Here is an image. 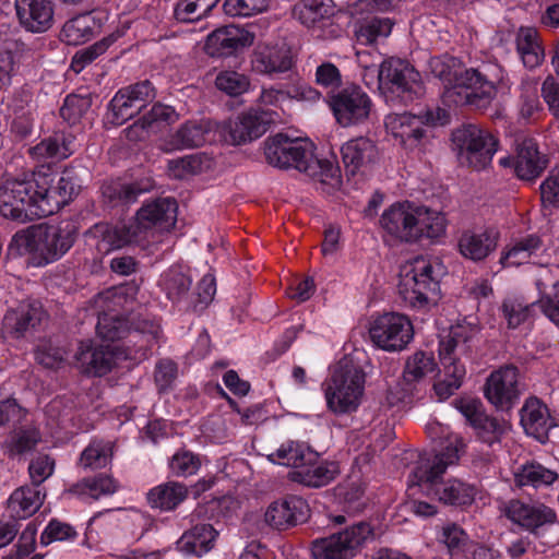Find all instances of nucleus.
Wrapping results in <instances>:
<instances>
[{
	"label": "nucleus",
	"mask_w": 559,
	"mask_h": 559,
	"mask_svg": "<svg viewBox=\"0 0 559 559\" xmlns=\"http://www.w3.org/2000/svg\"><path fill=\"white\" fill-rule=\"evenodd\" d=\"M429 69L444 84L447 104L473 110H486L498 92L508 87L506 71L497 63L465 69L461 59L444 53L430 58Z\"/></svg>",
	"instance_id": "f257e3e1"
},
{
	"label": "nucleus",
	"mask_w": 559,
	"mask_h": 559,
	"mask_svg": "<svg viewBox=\"0 0 559 559\" xmlns=\"http://www.w3.org/2000/svg\"><path fill=\"white\" fill-rule=\"evenodd\" d=\"M465 443L455 439L432 459H421L412 472V483L421 493L444 506L466 508L473 504L477 488L459 478L444 480L442 475L447 468L454 465L464 452Z\"/></svg>",
	"instance_id": "f03ea898"
},
{
	"label": "nucleus",
	"mask_w": 559,
	"mask_h": 559,
	"mask_svg": "<svg viewBox=\"0 0 559 559\" xmlns=\"http://www.w3.org/2000/svg\"><path fill=\"white\" fill-rule=\"evenodd\" d=\"M266 162L277 168H295L323 186L335 188L341 183V169L329 159L314 156L313 144L304 139H290L277 133L264 141Z\"/></svg>",
	"instance_id": "7ed1b4c3"
},
{
	"label": "nucleus",
	"mask_w": 559,
	"mask_h": 559,
	"mask_svg": "<svg viewBox=\"0 0 559 559\" xmlns=\"http://www.w3.org/2000/svg\"><path fill=\"white\" fill-rule=\"evenodd\" d=\"M478 333L477 325L463 322L452 325L448 335L440 340L438 352L443 378L433 385L440 400H447L461 388L466 374L463 359L472 357Z\"/></svg>",
	"instance_id": "20e7f679"
},
{
	"label": "nucleus",
	"mask_w": 559,
	"mask_h": 559,
	"mask_svg": "<svg viewBox=\"0 0 559 559\" xmlns=\"http://www.w3.org/2000/svg\"><path fill=\"white\" fill-rule=\"evenodd\" d=\"M445 217L442 213L409 202L391 205L380 218L382 228L405 242L421 238H438L445 231Z\"/></svg>",
	"instance_id": "39448f33"
},
{
	"label": "nucleus",
	"mask_w": 559,
	"mask_h": 559,
	"mask_svg": "<svg viewBox=\"0 0 559 559\" xmlns=\"http://www.w3.org/2000/svg\"><path fill=\"white\" fill-rule=\"evenodd\" d=\"M76 228L72 224L60 226H37L17 231L10 243V250L17 254H28L35 266L59 260L73 246Z\"/></svg>",
	"instance_id": "423d86ee"
},
{
	"label": "nucleus",
	"mask_w": 559,
	"mask_h": 559,
	"mask_svg": "<svg viewBox=\"0 0 559 559\" xmlns=\"http://www.w3.org/2000/svg\"><path fill=\"white\" fill-rule=\"evenodd\" d=\"M37 174L8 177L0 183V214L25 223L44 217Z\"/></svg>",
	"instance_id": "0eeeda50"
},
{
	"label": "nucleus",
	"mask_w": 559,
	"mask_h": 559,
	"mask_svg": "<svg viewBox=\"0 0 559 559\" xmlns=\"http://www.w3.org/2000/svg\"><path fill=\"white\" fill-rule=\"evenodd\" d=\"M365 372L352 360H341L324 382L328 408L334 414L355 412L365 390Z\"/></svg>",
	"instance_id": "6e6552de"
},
{
	"label": "nucleus",
	"mask_w": 559,
	"mask_h": 559,
	"mask_svg": "<svg viewBox=\"0 0 559 559\" xmlns=\"http://www.w3.org/2000/svg\"><path fill=\"white\" fill-rule=\"evenodd\" d=\"M378 85L386 102L407 105L425 93L420 73L408 61L389 58L378 70Z\"/></svg>",
	"instance_id": "1a4fd4ad"
},
{
	"label": "nucleus",
	"mask_w": 559,
	"mask_h": 559,
	"mask_svg": "<svg viewBox=\"0 0 559 559\" xmlns=\"http://www.w3.org/2000/svg\"><path fill=\"white\" fill-rule=\"evenodd\" d=\"M440 266L424 257H417L401 275L399 292L412 308L424 309L436 301L440 293Z\"/></svg>",
	"instance_id": "9d476101"
},
{
	"label": "nucleus",
	"mask_w": 559,
	"mask_h": 559,
	"mask_svg": "<svg viewBox=\"0 0 559 559\" xmlns=\"http://www.w3.org/2000/svg\"><path fill=\"white\" fill-rule=\"evenodd\" d=\"M452 142L459 152L460 164L477 171L491 164L499 144L492 133L472 123L455 129Z\"/></svg>",
	"instance_id": "9b49d317"
},
{
	"label": "nucleus",
	"mask_w": 559,
	"mask_h": 559,
	"mask_svg": "<svg viewBox=\"0 0 559 559\" xmlns=\"http://www.w3.org/2000/svg\"><path fill=\"white\" fill-rule=\"evenodd\" d=\"M371 538L372 526L359 522L338 533L313 539L310 550L313 559H353Z\"/></svg>",
	"instance_id": "f8f14e48"
},
{
	"label": "nucleus",
	"mask_w": 559,
	"mask_h": 559,
	"mask_svg": "<svg viewBox=\"0 0 559 559\" xmlns=\"http://www.w3.org/2000/svg\"><path fill=\"white\" fill-rule=\"evenodd\" d=\"M371 342L386 352L404 349L413 340L414 329L409 319L397 312H386L373 318L368 329Z\"/></svg>",
	"instance_id": "ddd939ff"
},
{
	"label": "nucleus",
	"mask_w": 559,
	"mask_h": 559,
	"mask_svg": "<svg viewBox=\"0 0 559 559\" xmlns=\"http://www.w3.org/2000/svg\"><path fill=\"white\" fill-rule=\"evenodd\" d=\"M156 97V90L148 80L121 87L108 105L107 119L121 126L141 112Z\"/></svg>",
	"instance_id": "4468645a"
},
{
	"label": "nucleus",
	"mask_w": 559,
	"mask_h": 559,
	"mask_svg": "<svg viewBox=\"0 0 559 559\" xmlns=\"http://www.w3.org/2000/svg\"><path fill=\"white\" fill-rule=\"evenodd\" d=\"M329 106L342 127L365 122L370 115L372 102L369 95L358 85L352 84L329 93Z\"/></svg>",
	"instance_id": "2eb2a0df"
},
{
	"label": "nucleus",
	"mask_w": 559,
	"mask_h": 559,
	"mask_svg": "<svg viewBox=\"0 0 559 559\" xmlns=\"http://www.w3.org/2000/svg\"><path fill=\"white\" fill-rule=\"evenodd\" d=\"M519 377V369L513 365H506L493 370L485 383V397L498 411H510L521 395Z\"/></svg>",
	"instance_id": "dca6fc26"
},
{
	"label": "nucleus",
	"mask_w": 559,
	"mask_h": 559,
	"mask_svg": "<svg viewBox=\"0 0 559 559\" xmlns=\"http://www.w3.org/2000/svg\"><path fill=\"white\" fill-rule=\"evenodd\" d=\"M47 320V312L37 300H23L7 311L2 320L5 337L21 338L33 335Z\"/></svg>",
	"instance_id": "f3484780"
},
{
	"label": "nucleus",
	"mask_w": 559,
	"mask_h": 559,
	"mask_svg": "<svg viewBox=\"0 0 559 559\" xmlns=\"http://www.w3.org/2000/svg\"><path fill=\"white\" fill-rule=\"evenodd\" d=\"M160 334L159 323L147 317L132 316L131 323L122 346L120 347L124 358L146 359Z\"/></svg>",
	"instance_id": "a211bd4d"
},
{
	"label": "nucleus",
	"mask_w": 559,
	"mask_h": 559,
	"mask_svg": "<svg viewBox=\"0 0 559 559\" xmlns=\"http://www.w3.org/2000/svg\"><path fill=\"white\" fill-rule=\"evenodd\" d=\"M455 405L480 441L489 445L501 441L508 430L506 420L488 415L478 400L461 399L455 401Z\"/></svg>",
	"instance_id": "6ab92c4d"
},
{
	"label": "nucleus",
	"mask_w": 559,
	"mask_h": 559,
	"mask_svg": "<svg viewBox=\"0 0 559 559\" xmlns=\"http://www.w3.org/2000/svg\"><path fill=\"white\" fill-rule=\"evenodd\" d=\"M39 179V202H41L44 217L49 216L67 205L81 188L74 171L66 169L55 185L52 178L37 174Z\"/></svg>",
	"instance_id": "aec40b11"
},
{
	"label": "nucleus",
	"mask_w": 559,
	"mask_h": 559,
	"mask_svg": "<svg viewBox=\"0 0 559 559\" xmlns=\"http://www.w3.org/2000/svg\"><path fill=\"white\" fill-rule=\"evenodd\" d=\"M122 356L120 346L95 345L92 341L81 342L75 353L78 368L86 376L103 377L111 371Z\"/></svg>",
	"instance_id": "412c9836"
},
{
	"label": "nucleus",
	"mask_w": 559,
	"mask_h": 559,
	"mask_svg": "<svg viewBox=\"0 0 559 559\" xmlns=\"http://www.w3.org/2000/svg\"><path fill=\"white\" fill-rule=\"evenodd\" d=\"M502 167H511L521 180L533 181L547 168L548 158L538 150L537 142L532 138L522 140L516 146L515 156L499 159Z\"/></svg>",
	"instance_id": "4be33fe9"
},
{
	"label": "nucleus",
	"mask_w": 559,
	"mask_h": 559,
	"mask_svg": "<svg viewBox=\"0 0 559 559\" xmlns=\"http://www.w3.org/2000/svg\"><path fill=\"white\" fill-rule=\"evenodd\" d=\"M500 231L493 226L468 228L457 239L460 254L473 262H483L498 248Z\"/></svg>",
	"instance_id": "5701e85b"
},
{
	"label": "nucleus",
	"mask_w": 559,
	"mask_h": 559,
	"mask_svg": "<svg viewBox=\"0 0 559 559\" xmlns=\"http://www.w3.org/2000/svg\"><path fill=\"white\" fill-rule=\"evenodd\" d=\"M441 110L438 109V117L431 110L415 116L409 114L395 115L390 118L394 135L401 139V144L407 150L419 147L427 140V130L423 124L435 126L440 120Z\"/></svg>",
	"instance_id": "b1692460"
},
{
	"label": "nucleus",
	"mask_w": 559,
	"mask_h": 559,
	"mask_svg": "<svg viewBox=\"0 0 559 559\" xmlns=\"http://www.w3.org/2000/svg\"><path fill=\"white\" fill-rule=\"evenodd\" d=\"M278 118L273 110L251 109L241 114L229 124V141L241 145L262 136Z\"/></svg>",
	"instance_id": "393cba45"
},
{
	"label": "nucleus",
	"mask_w": 559,
	"mask_h": 559,
	"mask_svg": "<svg viewBox=\"0 0 559 559\" xmlns=\"http://www.w3.org/2000/svg\"><path fill=\"white\" fill-rule=\"evenodd\" d=\"M309 507L297 496L272 502L264 513L265 523L277 531H286L307 521Z\"/></svg>",
	"instance_id": "a878e982"
},
{
	"label": "nucleus",
	"mask_w": 559,
	"mask_h": 559,
	"mask_svg": "<svg viewBox=\"0 0 559 559\" xmlns=\"http://www.w3.org/2000/svg\"><path fill=\"white\" fill-rule=\"evenodd\" d=\"M254 36L236 25L222 26L212 32L205 41V52L211 57H229L253 44Z\"/></svg>",
	"instance_id": "bb28decb"
},
{
	"label": "nucleus",
	"mask_w": 559,
	"mask_h": 559,
	"mask_svg": "<svg viewBox=\"0 0 559 559\" xmlns=\"http://www.w3.org/2000/svg\"><path fill=\"white\" fill-rule=\"evenodd\" d=\"M177 209L175 199L159 198L143 204L136 212L134 222L142 235L152 228L168 231L176 224Z\"/></svg>",
	"instance_id": "cd10ccee"
},
{
	"label": "nucleus",
	"mask_w": 559,
	"mask_h": 559,
	"mask_svg": "<svg viewBox=\"0 0 559 559\" xmlns=\"http://www.w3.org/2000/svg\"><path fill=\"white\" fill-rule=\"evenodd\" d=\"M520 424L527 436L540 443L549 440V431L556 426L548 406L536 396L525 400L520 409Z\"/></svg>",
	"instance_id": "c85d7f7f"
},
{
	"label": "nucleus",
	"mask_w": 559,
	"mask_h": 559,
	"mask_svg": "<svg viewBox=\"0 0 559 559\" xmlns=\"http://www.w3.org/2000/svg\"><path fill=\"white\" fill-rule=\"evenodd\" d=\"M211 131V122L207 120H188L163 140L160 150L165 153H171L201 147L207 142Z\"/></svg>",
	"instance_id": "c756f323"
},
{
	"label": "nucleus",
	"mask_w": 559,
	"mask_h": 559,
	"mask_svg": "<svg viewBox=\"0 0 559 559\" xmlns=\"http://www.w3.org/2000/svg\"><path fill=\"white\" fill-rule=\"evenodd\" d=\"M16 15L21 25L33 33H43L53 23V5L50 0H15Z\"/></svg>",
	"instance_id": "7c9ffc66"
},
{
	"label": "nucleus",
	"mask_w": 559,
	"mask_h": 559,
	"mask_svg": "<svg viewBox=\"0 0 559 559\" xmlns=\"http://www.w3.org/2000/svg\"><path fill=\"white\" fill-rule=\"evenodd\" d=\"M506 516L513 523L534 532L536 528L556 521V513L545 504H526L520 500H511L504 509Z\"/></svg>",
	"instance_id": "2f4dec72"
},
{
	"label": "nucleus",
	"mask_w": 559,
	"mask_h": 559,
	"mask_svg": "<svg viewBox=\"0 0 559 559\" xmlns=\"http://www.w3.org/2000/svg\"><path fill=\"white\" fill-rule=\"evenodd\" d=\"M94 233L100 238L98 249L106 252L138 242L143 238L134 221L115 225L99 223L94 226Z\"/></svg>",
	"instance_id": "473e14b6"
},
{
	"label": "nucleus",
	"mask_w": 559,
	"mask_h": 559,
	"mask_svg": "<svg viewBox=\"0 0 559 559\" xmlns=\"http://www.w3.org/2000/svg\"><path fill=\"white\" fill-rule=\"evenodd\" d=\"M252 69L261 74H275L289 71L294 63L290 48L259 46L251 60Z\"/></svg>",
	"instance_id": "72a5a7b5"
},
{
	"label": "nucleus",
	"mask_w": 559,
	"mask_h": 559,
	"mask_svg": "<svg viewBox=\"0 0 559 559\" xmlns=\"http://www.w3.org/2000/svg\"><path fill=\"white\" fill-rule=\"evenodd\" d=\"M341 153L346 174L354 176L374 162L378 150L370 139L359 136L346 142Z\"/></svg>",
	"instance_id": "f704fd0d"
},
{
	"label": "nucleus",
	"mask_w": 559,
	"mask_h": 559,
	"mask_svg": "<svg viewBox=\"0 0 559 559\" xmlns=\"http://www.w3.org/2000/svg\"><path fill=\"white\" fill-rule=\"evenodd\" d=\"M120 489L119 481L111 475L99 473L84 477L69 488V492L86 501H96L102 497L111 496Z\"/></svg>",
	"instance_id": "c9c22d12"
},
{
	"label": "nucleus",
	"mask_w": 559,
	"mask_h": 559,
	"mask_svg": "<svg viewBox=\"0 0 559 559\" xmlns=\"http://www.w3.org/2000/svg\"><path fill=\"white\" fill-rule=\"evenodd\" d=\"M189 495L188 487L178 481H167L150 489L146 493L147 504L160 512L176 510Z\"/></svg>",
	"instance_id": "e433bc0d"
},
{
	"label": "nucleus",
	"mask_w": 559,
	"mask_h": 559,
	"mask_svg": "<svg viewBox=\"0 0 559 559\" xmlns=\"http://www.w3.org/2000/svg\"><path fill=\"white\" fill-rule=\"evenodd\" d=\"M217 532L211 524H197L182 534L176 546L185 555L202 556L213 548Z\"/></svg>",
	"instance_id": "4c0bfd02"
},
{
	"label": "nucleus",
	"mask_w": 559,
	"mask_h": 559,
	"mask_svg": "<svg viewBox=\"0 0 559 559\" xmlns=\"http://www.w3.org/2000/svg\"><path fill=\"white\" fill-rule=\"evenodd\" d=\"M543 246V239L538 235H526L507 246L501 252L499 262L503 267L520 266L528 263L532 255L539 251Z\"/></svg>",
	"instance_id": "58836bf2"
},
{
	"label": "nucleus",
	"mask_w": 559,
	"mask_h": 559,
	"mask_svg": "<svg viewBox=\"0 0 559 559\" xmlns=\"http://www.w3.org/2000/svg\"><path fill=\"white\" fill-rule=\"evenodd\" d=\"M45 493L39 487L22 486L13 491L8 501V508L13 516L26 519L33 515L43 504Z\"/></svg>",
	"instance_id": "ea45409f"
},
{
	"label": "nucleus",
	"mask_w": 559,
	"mask_h": 559,
	"mask_svg": "<svg viewBox=\"0 0 559 559\" xmlns=\"http://www.w3.org/2000/svg\"><path fill=\"white\" fill-rule=\"evenodd\" d=\"M516 49L525 67H538L545 57L539 34L534 27H520L516 34Z\"/></svg>",
	"instance_id": "a19ab883"
},
{
	"label": "nucleus",
	"mask_w": 559,
	"mask_h": 559,
	"mask_svg": "<svg viewBox=\"0 0 559 559\" xmlns=\"http://www.w3.org/2000/svg\"><path fill=\"white\" fill-rule=\"evenodd\" d=\"M269 457L273 462L300 469L318 459L317 453L304 443L292 440L284 442Z\"/></svg>",
	"instance_id": "79ce46f5"
},
{
	"label": "nucleus",
	"mask_w": 559,
	"mask_h": 559,
	"mask_svg": "<svg viewBox=\"0 0 559 559\" xmlns=\"http://www.w3.org/2000/svg\"><path fill=\"white\" fill-rule=\"evenodd\" d=\"M158 284L167 298L177 302L188 296L192 278L182 266L174 265L162 274Z\"/></svg>",
	"instance_id": "37998d69"
},
{
	"label": "nucleus",
	"mask_w": 559,
	"mask_h": 559,
	"mask_svg": "<svg viewBox=\"0 0 559 559\" xmlns=\"http://www.w3.org/2000/svg\"><path fill=\"white\" fill-rule=\"evenodd\" d=\"M74 138L64 132H57L43 140L31 148V153L38 158L64 159L73 154Z\"/></svg>",
	"instance_id": "c03bdc74"
},
{
	"label": "nucleus",
	"mask_w": 559,
	"mask_h": 559,
	"mask_svg": "<svg viewBox=\"0 0 559 559\" xmlns=\"http://www.w3.org/2000/svg\"><path fill=\"white\" fill-rule=\"evenodd\" d=\"M558 478V474L537 462H527L514 472V484L519 488L532 486L551 485Z\"/></svg>",
	"instance_id": "a18cd8bd"
},
{
	"label": "nucleus",
	"mask_w": 559,
	"mask_h": 559,
	"mask_svg": "<svg viewBox=\"0 0 559 559\" xmlns=\"http://www.w3.org/2000/svg\"><path fill=\"white\" fill-rule=\"evenodd\" d=\"M332 0H301L294 8V15L307 27H312L333 15Z\"/></svg>",
	"instance_id": "49530a36"
},
{
	"label": "nucleus",
	"mask_w": 559,
	"mask_h": 559,
	"mask_svg": "<svg viewBox=\"0 0 559 559\" xmlns=\"http://www.w3.org/2000/svg\"><path fill=\"white\" fill-rule=\"evenodd\" d=\"M112 456V443L95 439L81 453L79 465L84 469H100L111 463Z\"/></svg>",
	"instance_id": "de8ad7c7"
},
{
	"label": "nucleus",
	"mask_w": 559,
	"mask_h": 559,
	"mask_svg": "<svg viewBox=\"0 0 559 559\" xmlns=\"http://www.w3.org/2000/svg\"><path fill=\"white\" fill-rule=\"evenodd\" d=\"M337 472V465L333 462L316 463L312 461L296 472V475L298 480L308 487H322L333 480Z\"/></svg>",
	"instance_id": "09e8293b"
},
{
	"label": "nucleus",
	"mask_w": 559,
	"mask_h": 559,
	"mask_svg": "<svg viewBox=\"0 0 559 559\" xmlns=\"http://www.w3.org/2000/svg\"><path fill=\"white\" fill-rule=\"evenodd\" d=\"M131 323V318H121L110 313L98 316L96 324L97 335L104 340L115 343L116 341H124L127 332Z\"/></svg>",
	"instance_id": "8fccbe9b"
},
{
	"label": "nucleus",
	"mask_w": 559,
	"mask_h": 559,
	"mask_svg": "<svg viewBox=\"0 0 559 559\" xmlns=\"http://www.w3.org/2000/svg\"><path fill=\"white\" fill-rule=\"evenodd\" d=\"M436 367L437 364L432 355L425 352H416L406 360L403 379L408 384L419 382L427 374L433 372Z\"/></svg>",
	"instance_id": "3c124183"
},
{
	"label": "nucleus",
	"mask_w": 559,
	"mask_h": 559,
	"mask_svg": "<svg viewBox=\"0 0 559 559\" xmlns=\"http://www.w3.org/2000/svg\"><path fill=\"white\" fill-rule=\"evenodd\" d=\"M93 97L91 94L68 95L60 108V116L69 124L79 123L91 110Z\"/></svg>",
	"instance_id": "603ef678"
},
{
	"label": "nucleus",
	"mask_w": 559,
	"mask_h": 559,
	"mask_svg": "<svg viewBox=\"0 0 559 559\" xmlns=\"http://www.w3.org/2000/svg\"><path fill=\"white\" fill-rule=\"evenodd\" d=\"M153 188V180L151 178H145L129 185H117L115 187H109L105 191V194H107L111 201L129 204L135 202L140 194L148 192Z\"/></svg>",
	"instance_id": "864d4df0"
},
{
	"label": "nucleus",
	"mask_w": 559,
	"mask_h": 559,
	"mask_svg": "<svg viewBox=\"0 0 559 559\" xmlns=\"http://www.w3.org/2000/svg\"><path fill=\"white\" fill-rule=\"evenodd\" d=\"M93 27L87 15L76 16L66 22L61 29V38L68 45H80L91 39Z\"/></svg>",
	"instance_id": "5fc2aeb1"
},
{
	"label": "nucleus",
	"mask_w": 559,
	"mask_h": 559,
	"mask_svg": "<svg viewBox=\"0 0 559 559\" xmlns=\"http://www.w3.org/2000/svg\"><path fill=\"white\" fill-rule=\"evenodd\" d=\"M364 493L365 487L360 481H349L344 485H340L335 492L340 503L343 504L344 510L353 514L364 510L366 506L362 500Z\"/></svg>",
	"instance_id": "6e6d98bb"
},
{
	"label": "nucleus",
	"mask_w": 559,
	"mask_h": 559,
	"mask_svg": "<svg viewBox=\"0 0 559 559\" xmlns=\"http://www.w3.org/2000/svg\"><path fill=\"white\" fill-rule=\"evenodd\" d=\"M534 302H525L519 297H508L502 301L501 311L508 326L515 329L524 323L532 314Z\"/></svg>",
	"instance_id": "4d7b16f0"
},
{
	"label": "nucleus",
	"mask_w": 559,
	"mask_h": 559,
	"mask_svg": "<svg viewBox=\"0 0 559 559\" xmlns=\"http://www.w3.org/2000/svg\"><path fill=\"white\" fill-rule=\"evenodd\" d=\"M215 86L225 94L236 97L249 90L250 80L237 71L225 70L216 75Z\"/></svg>",
	"instance_id": "13d9d810"
},
{
	"label": "nucleus",
	"mask_w": 559,
	"mask_h": 559,
	"mask_svg": "<svg viewBox=\"0 0 559 559\" xmlns=\"http://www.w3.org/2000/svg\"><path fill=\"white\" fill-rule=\"evenodd\" d=\"M114 40L112 37H106L88 47L78 50L72 57L71 69L80 73L87 64L103 55Z\"/></svg>",
	"instance_id": "bf43d9fd"
},
{
	"label": "nucleus",
	"mask_w": 559,
	"mask_h": 559,
	"mask_svg": "<svg viewBox=\"0 0 559 559\" xmlns=\"http://www.w3.org/2000/svg\"><path fill=\"white\" fill-rule=\"evenodd\" d=\"M441 542L447 546L451 557L465 550L468 543L467 533L456 523H448L442 527Z\"/></svg>",
	"instance_id": "052dcab7"
},
{
	"label": "nucleus",
	"mask_w": 559,
	"mask_h": 559,
	"mask_svg": "<svg viewBox=\"0 0 559 559\" xmlns=\"http://www.w3.org/2000/svg\"><path fill=\"white\" fill-rule=\"evenodd\" d=\"M78 533L73 526L59 520L52 519L40 536V544L47 546L52 542L73 540Z\"/></svg>",
	"instance_id": "680f3d73"
},
{
	"label": "nucleus",
	"mask_w": 559,
	"mask_h": 559,
	"mask_svg": "<svg viewBox=\"0 0 559 559\" xmlns=\"http://www.w3.org/2000/svg\"><path fill=\"white\" fill-rule=\"evenodd\" d=\"M201 466L200 457L188 450L176 452L169 463L171 472L177 476L193 475Z\"/></svg>",
	"instance_id": "e2e57ef3"
},
{
	"label": "nucleus",
	"mask_w": 559,
	"mask_h": 559,
	"mask_svg": "<svg viewBox=\"0 0 559 559\" xmlns=\"http://www.w3.org/2000/svg\"><path fill=\"white\" fill-rule=\"evenodd\" d=\"M267 0H225L224 11L230 16H250L267 9Z\"/></svg>",
	"instance_id": "0e129e2a"
},
{
	"label": "nucleus",
	"mask_w": 559,
	"mask_h": 559,
	"mask_svg": "<svg viewBox=\"0 0 559 559\" xmlns=\"http://www.w3.org/2000/svg\"><path fill=\"white\" fill-rule=\"evenodd\" d=\"M202 169V159L198 154L186 155L168 162V170L176 179L198 174Z\"/></svg>",
	"instance_id": "69168bd1"
},
{
	"label": "nucleus",
	"mask_w": 559,
	"mask_h": 559,
	"mask_svg": "<svg viewBox=\"0 0 559 559\" xmlns=\"http://www.w3.org/2000/svg\"><path fill=\"white\" fill-rule=\"evenodd\" d=\"M540 202L544 211L551 213L559 209V173L549 174L539 187Z\"/></svg>",
	"instance_id": "338daca9"
},
{
	"label": "nucleus",
	"mask_w": 559,
	"mask_h": 559,
	"mask_svg": "<svg viewBox=\"0 0 559 559\" xmlns=\"http://www.w3.org/2000/svg\"><path fill=\"white\" fill-rule=\"evenodd\" d=\"M538 305L543 314L559 328V280L542 295Z\"/></svg>",
	"instance_id": "774afa93"
}]
</instances>
